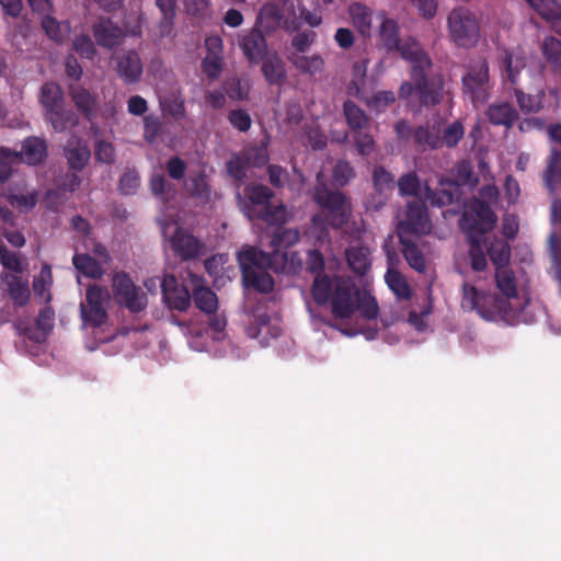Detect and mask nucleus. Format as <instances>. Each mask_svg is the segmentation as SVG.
I'll list each match as a JSON object with an SVG mask.
<instances>
[{
	"mask_svg": "<svg viewBox=\"0 0 561 561\" xmlns=\"http://www.w3.org/2000/svg\"><path fill=\"white\" fill-rule=\"evenodd\" d=\"M310 291L318 306L330 305L334 319H351L356 312L359 288L350 277L329 274L316 276Z\"/></svg>",
	"mask_w": 561,
	"mask_h": 561,
	"instance_id": "f257e3e1",
	"label": "nucleus"
},
{
	"mask_svg": "<svg viewBox=\"0 0 561 561\" xmlns=\"http://www.w3.org/2000/svg\"><path fill=\"white\" fill-rule=\"evenodd\" d=\"M497 217L491 206L482 199L474 198L459 219V227L470 243L469 256L471 267L482 272L486 267V257L481 243L485 233L492 231Z\"/></svg>",
	"mask_w": 561,
	"mask_h": 561,
	"instance_id": "f03ea898",
	"label": "nucleus"
},
{
	"mask_svg": "<svg viewBox=\"0 0 561 561\" xmlns=\"http://www.w3.org/2000/svg\"><path fill=\"white\" fill-rule=\"evenodd\" d=\"M462 307L476 310L483 319L489 321H503L514 324L517 321V307H513L499 295H488L479 291L473 285H462Z\"/></svg>",
	"mask_w": 561,
	"mask_h": 561,
	"instance_id": "7ed1b4c3",
	"label": "nucleus"
},
{
	"mask_svg": "<svg viewBox=\"0 0 561 561\" xmlns=\"http://www.w3.org/2000/svg\"><path fill=\"white\" fill-rule=\"evenodd\" d=\"M244 288L268 294L274 289V279L266 268H271L267 253L254 247H249L238 253Z\"/></svg>",
	"mask_w": 561,
	"mask_h": 561,
	"instance_id": "20e7f679",
	"label": "nucleus"
},
{
	"mask_svg": "<svg viewBox=\"0 0 561 561\" xmlns=\"http://www.w3.org/2000/svg\"><path fill=\"white\" fill-rule=\"evenodd\" d=\"M447 35L458 48H474L482 36L481 19L467 7L454 8L447 15Z\"/></svg>",
	"mask_w": 561,
	"mask_h": 561,
	"instance_id": "39448f33",
	"label": "nucleus"
},
{
	"mask_svg": "<svg viewBox=\"0 0 561 561\" xmlns=\"http://www.w3.org/2000/svg\"><path fill=\"white\" fill-rule=\"evenodd\" d=\"M431 69L411 70V81H404L399 89V98L409 101L415 98L421 106H435L443 100L444 80L438 75H430Z\"/></svg>",
	"mask_w": 561,
	"mask_h": 561,
	"instance_id": "423d86ee",
	"label": "nucleus"
},
{
	"mask_svg": "<svg viewBox=\"0 0 561 561\" xmlns=\"http://www.w3.org/2000/svg\"><path fill=\"white\" fill-rule=\"evenodd\" d=\"M39 102L44 108L45 119L57 133H62L78 124V117L71 110L65 108L64 93L56 82L42 85Z\"/></svg>",
	"mask_w": 561,
	"mask_h": 561,
	"instance_id": "0eeeda50",
	"label": "nucleus"
},
{
	"mask_svg": "<svg viewBox=\"0 0 561 561\" xmlns=\"http://www.w3.org/2000/svg\"><path fill=\"white\" fill-rule=\"evenodd\" d=\"M463 95L469 98L474 106L483 104L490 95V67L485 58H478L466 66L461 78Z\"/></svg>",
	"mask_w": 561,
	"mask_h": 561,
	"instance_id": "6e6552de",
	"label": "nucleus"
},
{
	"mask_svg": "<svg viewBox=\"0 0 561 561\" xmlns=\"http://www.w3.org/2000/svg\"><path fill=\"white\" fill-rule=\"evenodd\" d=\"M313 199L327 211L332 228L340 229L348 222L351 205L342 192L331 191L324 184H318Z\"/></svg>",
	"mask_w": 561,
	"mask_h": 561,
	"instance_id": "1a4fd4ad",
	"label": "nucleus"
},
{
	"mask_svg": "<svg viewBox=\"0 0 561 561\" xmlns=\"http://www.w3.org/2000/svg\"><path fill=\"white\" fill-rule=\"evenodd\" d=\"M112 290L115 301L131 313H139L147 308V294L135 285L126 272H117L113 275Z\"/></svg>",
	"mask_w": 561,
	"mask_h": 561,
	"instance_id": "9d476101",
	"label": "nucleus"
},
{
	"mask_svg": "<svg viewBox=\"0 0 561 561\" xmlns=\"http://www.w3.org/2000/svg\"><path fill=\"white\" fill-rule=\"evenodd\" d=\"M110 298L107 288L98 284L89 285L85 290V302L80 305L83 321L93 328L102 327L108 317L106 305Z\"/></svg>",
	"mask_w": 561,
	"mask_h": 561,
	"instance_id": "9b49d317",
	"label": "nucleus"
},
{
	"mask_svg": "<svg viewBox=\"0 0 561 561\" xmlns=\"http://www.w3.org/2000/svg\"><path fill=\"white\" fill-rule=\"evenodd\" d=\"M407 217L397 227L398 236H421L431 230L427 208L420 201H411L407 204Z\"/></svg>",
	"mask_w": 561,
	"mask_h": 561,
	"instance_id": "f8f14e48",
	"label": "nucleus"
},
{
	"mask_svg": "<svg viewBox=\"0 0 561 561\" xmlns=\"http://www.w3.org/2000/svg\"><path fill=\"white\" fill-rule=\"evenodd\" d=\"M527 58L520 47L504 48L501 51L500 67L505 83L515 87L519 82L520 72L526 68Z\"/></svg>",
	"mask_w": 561,
	"mask_h": 561,
	"instance_id": "ddd939ff",
	"label": "nucleus"
},
{
	"mask_svg": "<svg viewBox=\"0 0 561 561\" xmlns=\"http://www.w3.org/2000/svg\"><path fill=\"white\" fill-rule=\"evenodd\" d=\"M117 76L125 84H135L144 73V62L135 49L123 50L114 57Z\"/></svg>",
	"mask_w": 561,
	"mask_h": 561,
	"instance_id": "4468645a",
	"label": "nucleus"
},
{
	"mask_svg": "<svg viewBox=\"0 0 561 561\" xmlns=\"http://www.w3.org/2000/svg\"><path fill=\"white\" fill-rule=\"evenodd\" d=\"M164 304L170 309L186 311L191 306L192 295L184 285H180L174 275H165L161 282Z\"/></svg>",
	"mask_w": 561,
	"mask_h": 561,
	"instance_id": "2eb2a0df",
	"label": "nucleus"
},
{
	"mask_svg": "<svg viewBox=\"0 0 561 561\" xmlns=\"http://www.w3.org/2000/svg\"><path fill=\"white\" fill-rule=\"evenodd\" d=\"M170 245L175 256L182 261H191L198 257L204 248L199 239L181 227H176L170 238Z\"/></svg>",
	"mask_w": 561,
	"mask_h": 561,
	"instance_id": "dca6fc26",
	"label": "nucleus"
},
{
	"mask_svg": "<svg viewBox=\"0 0 561 561\" xmlns=\"http://www.w3.org/2000/svg\"><path fill=\"white\" fill-rule=\"evenodd\" d=\"M239 46L250 64H260L268 55L265 36L256 26L240 36Z\"/></svg>",
	"mask_w": 561,
	"mask_h": 561,
	"instance_id": "f3484780",
	"label": "nucleus"
},
{
	"mask_svg": "<svg viewBox=\"0 0 561 561\" xmlns=\"http://www.w3.org/2000/svg\"><path fill=\"white\" fill-rule=\"evenodd\" d=\"M420 236H398L401 252L411 268L417 273H425L426 260L420 245Z\"/></svg>",
	"mask_w": 561,
	"mask_h": 561,
	"instance_id": "a211bd4d",
	"label": "nucleus"
},
{
	"mask_svg": "<svg viewBox=\"0 0 561 561\" xmlns=\"http://www.w3.org/2000/svg\"><path fill=\"white\" fill-rule=\"evenodd\" d=\"M93 35L99 46L106 49L117 48L124 38V31L110 19L93 25Z\"/></svg>",
	"mask_w": 561,
	"mask_h": 561,
	"instance_id": "6ab92c4d",
	"label": "nucleus"
},
{
	"mask_svg": "<svg viewBox=\"0 0 561 561\" xmlns=\"http://www.w3.org/2000/svg\"><path fill=\"white\" fill-rule=\"evenodd\" d=\"M400 56L412 64L411 70L432 69V60L414 39L400 41L398 48H393Z\"/></svg>",
	"mask_w": 561,
	"mask_h": 561,
	"instance_id": "aec40b11",
	"label": "nucleus"
},
{
	"mask_svg": "<svg viewBox=\"0 0 561 561\" xmlns=\"http://www.w3.org/2000/svg\"><path fill=\"white\" fill-rule=\"evenodd\" d=\"M496 287L502 294V298L506 299L513 307H517V317L524 308V304L512 302L511 299L518 300L517 298V285L514 272L508 266H500L495 272Z\"/></svg>",
	"mask_w": 561,
	"mask_h": 561,
	"instance_id": "412c9836",
	"label": "nucleus"
},
{
	"mask_svg": "<svg viewBox=\"0 0 561 561\" xmlns=\"http://www.w3.org/2000/svg\"><path fill=\"white\" fill-rule=\"evenodd\" d=\"M65 156L71 170L81 171L87 165L91 152L83 139L72 136L65 147Z\"/></svg>",
	"mask_w": 561,
	"mask_h": 561,
	"instance_id": "4be33fe9",
	"label": "nucleus"
},
{
	"mask_svg": "<svg viewBox=\"0 0 561 561\" xmlns=\"http://www.w3.org/2000/svg\"><path fill=\"white\" fill-rule=\"evenodd\" d=\"M1 278L13 305L18 308L26 306L31 297L28 280L15 274H4Z\"/></svg>",
	"mask_w": 561,
	"mask_h": 561,
	"instance_id": "5701e85b",
	"label": "nucleus"
},
{
	"mask_svg": "<svg viewBox=\"0 0 561 561\" xmlns=\"http://www.w3.org/2000/svg\"><path fill=\"white\" fill-rule=\"evenodd\" d=\"M267 257L271 261V270L276 273L295 274L302 266L299 253L295 251H272L267 253Z\"/></svg>",
	"mask_w": 561,
	"mask_h": 561,
	"instance_id": "b1692460",
	"label": "nucleus"
},
{
	"mask_svg": "<svg viewBox=\"0 0 561 561\" xmlns=\"http://www.w3.org/2000/svg\"><path fill=\"white\" fill-rule=\"evenodd\" d=\"M20 162L24 161L27 164H38L47 156L46 140L36 136L27 137L22 142L21 151H18Z\"/></svg>",
	"mask_w": 561,
	"mask_h": 561,
	"instance_id": "393cba45",
	"label": "nucleus"
},
{
	"mask_svg": "<svg viewBox=\"0 0 561 561\" xmlns=\"http://www.w3.org/2000/svg\"><path fill=\"white\" fill-rule=\"evenodd\" d=\"M488 118L495 126L511 128L519 118L517 110L508 102L493 103L486 111Z\"/></svg>",
	"mask_w": 561,
	"mask_h": 561,
	"instance_id": "a878e982",
	"label": "nucleus"
},
{
	"mask_svg": "<svg viewBox=\"0 0 561 561\" xmlns=\"http://www.w3.org/2000/svg\"><path fill=\"white\" fill-rule=\"evenodd\" d=\"M527 3L561 35V5L556 0H526Z\"/></svg>",
	"mask_w": 561,
	"mask_h": 561,
	"instance_id": "bb28decb",
	"label": "nucleus"
},
{
	"mask_svg": "<svg viewBox=\"0 0 561 561\" xmlns=\"http://www.w3.org/2000/svg\"><path fill=\"white\" fill-rule=\"evenodd\" d=\"M69 93L77 110L88 119H90L98 107V96L93 95L88 89L80 84H71Z\"/></svg>",
	"mask_w": 561,
	"mask_h": 561,
	"instance_id": "cd10ccee",
	"label": "nucleus"
},
{
	"mask_svg": "<svg viewBox=\"0 0 561 561\" xmlns=\"http://www.w3.org/2000/svg\"><path fill=\"white\" fill-rule=\"evenodd\" d=\"M512 95H514L519 110L525 114L538 113L543 108V98L546 95L543 90L530 94L515 85L512 88Z\"/></svg>",
	"mask_w": 561,
	"mask_h": 561,
	"instance_id": "c85d7f7f",
	"label": "nucleus"
},
{
	"mask_svg": "<svg viewBox=\"0 0 561 561\" xmlns=\"http://www.w3.org/2000/svg\"><path fill=\"white\" fill-rule=\"evenodd\" d=\"M248 216L261 219L270 226L283 225L287 221V209L283 204L273 205L270 203L261 210H256V208L249 209Z\"/></svg>",
	"mask_w": 561,
	"mask_h": 561,
	"instance_id": "c756f323",
	"label": "nucleus"
},
{
	"mask_svg": "<svg viewBox=\"0 0 561 561\" xmlns=\"http://www.w3.org/2000/svg\"><path fill=\"white\" fill-rule=\"evenodd\" d=\"M261 62L263 76L270 84H280L285 80V64L277 54L267 55Z\"/></svg>",
	"mask_w": 561,
	"mask_h": 561,
	"instance_id": "7c9ffc66",
	"label": "nucleus"
},
{
	"mask_svg": "<svg viewBox=\"0 0 561 561\" xmlns=\"http://www.w3.org/2000/svg\"><path fill=\"white\" fill-rule=\"evenodd\" d=\"M348 12L353 22V25L356 27L359 34L363 36H367L370 34L371 30V15L373 11L367 5L360 2H354L350 5Z\"/></svg>",
	"mask_w": 561,
	"mask_h": 561,
	"instance_id": "2f4dec72",
	"label": "nucleus"
},
{
	"mask_svg": "<svg viewBox=\"0 0 561 561\" xmlns=\"http://www.w3.org/2000/svg\"><path fill=\"white\" fill-rule=\"evenodd\" d=\"M283 21V13L277 3H264L260 10L256 24L267 32L277 30Z\"/></svg>",
	"mask_w": 561,
	"mask_h": 561,
	"instance_id": "473e14b6",
	"label": "nucleus"
},
{
	"mask_svg": "<svg viewBox=\"0 0 561 561\" xmlns=\"http://www.w3.org/2000/svg\"><path fill=\"white\" fill-rule=\"evenodd\" d=\"M378 39L388 53L398 48L401 39L399 37V25L393 19L383 16L378 30Z\"/></svg>",
	"mask_w": 561,
	"mask_h": 561,
	"instance_id": "72a5a7b5",
	"label": "nucleus"
},
{
	"mask_svg": "<svg viewBox=\"0 0 561 561\" xmlns=\"http://www.w3.org/2000/svg\"><path fill=\"white\" fill-rule=\"evenodd\" d=\"M343 114L347 126L352 131L366 129L369 126V117L356 103L351 100L344 102Z\"/></svg>",
	"mask_w": 561,
	"mask_h": 561,
	"instance_id": "f704fd0d",
	"label": "nucleus"
},
{
	"mask_svg": "<svg viewBox=\"0 0 561 561\" xmlns=\"http://www.w3.org/2000/svg\"><path fill=\"white\" fill-rule=\"evenodd\" d=\"M350 268L357 275H365L370 267L369 251L363 247H352L346 251Z\"/></svg>",
	"mask_w": 561,
	"mask_h": 561,
	"instance_id": "c9c22d12",
	"label": "nucleus"
},
{
	"mask_svg": "<svg viewBox=\"0 0 561 561\" xmlns=\"http://www.w3.org/2000/svg\"><path fill=\"white\" fill-rule=\"evenodd\" d=\"M72 264L81 274L93 279H100L104 274L103 266L90 254L76 253Z\"/></svg>",
	"mask_w": 561,
	"mask_h": 561,
	"instance_id": "e433bc0d",
	"label": "nucleus"
},
{
	"mask_svg": "<svg viewBox=\"0 0 561 561\" xmlns=\"http://www.w3.org/2000/svg\"><path fill=\"white\" fill-rule=\"evenodd\" d=\"M413 139L422 150L438 149L443 146L439 130L435 127L419 126L413 130Z\"/></svg>",
	"mask_w": 561,
	"mask_h": 561,
	"instance_id": "4c0bfd02",
	"label": "nucleus"
},
{
	"mask_svg": "<svg viewBox=\"0 0 561 561\" xmlns=\"http://www.w3.org/2000/svg\"><path fill=\"white\" fill-rule=\"evenodd\" d=\"M192 298L197 309L206 314H215L218 310L217 295L208 287H196Z\"/></svg>",
	"mask_w": 561,
	"mask_h": 561,
	"instance_id": "58836bf2",
	"label": "nucleus"
},
{
	"mask_svg": "<svg viewBox=\"0 0 561 561\" xmlns=\"http://www.w3.org/2000/svg\"><path fill=\"white\" fill-rule=\"evenodd\" d=\"M385 280L388 287L398 298L408 300L412 297L410 285L401 272L389 268L386 272Z\"/></svg>",
	"mask_w": 561,
	"mask_h": 561,
	"instance_id": "ea45409f",
	"label": "nucleus"
},
{
	"mask_svg": "<svg viewBox=\"0 0 561 561\" xmlns=\"http://www.w3.org/2000/svg\"><path fill=\"white\" fill-rule=\"evenodd\" d=\"M244 195L251 203L252 207L249 209H253L256 206H261L264 208L266 205L271 203V199L274 197L273 191L263 184H254L249 185L244 188Z\"/></svg>",
	"mask_w": 561,
	"mask_h": 561,
	"instance_id": "a19ab883",
	"label": "nucleus"
},
{
	"mask_svg": "<svg viewBox=\"0 0 561 561\" xmlns=\"http://www.w3.org/2000/svg\"><path fill=\"white\" fill-rule=\"evenodd\" d=\"M356 311L366 320H375L379 314L377 299L368 291L359 289L356 298Z\"/></svg>",
	"mask_w": 561,
	"mask_h": 561,
	"instance_id": "79ce46f5",
	"label": "nucleus"
},
{
	"mask_svg": "<svg viewBox=\"0 0 561 561\" xmlns=\"http://www.w3.org/2000/svg\"><path fill=\"white\" fill-rule=\"evenodd\" d=\"M488 255L496 268L507 266L511 259V247L505 240L494 239L488 247Z\"/></svg>",
	"mask_w": 561,
	"mask_h": 561,
	"instance_id": "37998d69",
	"label": "nucleus"
},
{
	"mask_svg": "<svg viewBox=\"0 0 561 561\" xmlns=\"http://www.w3.org/2000/svg\"><path fill=\"white\" fill-rule=\"evenodd\" d=\"M300 240V233L297 229L279 228L277 229L272 239L271 247L273 251H283L296 244Z\"/></svg>",
	"mask_w": 561,
	"mask_h": 561,
	"instance_id": "c03bdc74",
	"label": "nucleus"
},
{
	"mask_svg": "<svg viewBox=\"0 0 561 561\" xmlns=\"http://www.w3.org/2000/svg\"><path fill=\"white\" fill-rule=\"evenodd\" d=\"M291 61L298 70L311 76L321 72L324 68V61L320 55H299L293 57Z\"/></svg>",
	"mask_w": 561,
	"mask_h": 561,
	"instance_id": "a18cd8bd",
	"label": "nucleus"
},
{
	"mask_svg": "<svg viewBox=\"0 0 561 561\" xmlns=\"http://www.w3.org/2000/svg\"><path fill=\"white\" fill-rule=\"evenodd\" d=\"M545 182L549 190L561 183V152L557 149L551 151L548 168L545 173Z\"/></svg>",
	"mask_w": 561,
	"mask_h": 561,
	"instance_id": "49530a36",
	"label": "nucleus"
},
{
	"mask_svg": "<svg viewBox=\"0 0 561 561\" xmlns=\"http://www.w3.org/2000/svg\"><path fill=\"white\" fill-rule=\"evenodd\" d=\"M18 163H20L18 151L5 147L0 148V183L11 176L13 167Z\"/></svg>",
	"mask_w": 561,
	"mask_h": 561,
	"instance_id": "de8ad7c7",
	"label": "nucleus"
},
{
	"mask_svg": "<svg viewBox=\"0 0 561 561\" xmlns=\"http://www.w3.org/2000/svg\"><path fill=\"white\" fill-rule=\"evenodd\" d=\"M140 185L139 173L134 169H127L121 176L118 191L123 195H133Z\"/></svg>",
	"mask_w": 561,
	"mask_h": 561,
	"instance_id": "09e8293b",
	"label": "nucleus"
},
{
	"mask_svg": "<svg viewBox=\"0 0 561 561\" xmlns=\"http://www.w3.org/2000/svg\"><path fill=\"white\" fill-rule=\"evenodd\" d=\"M353 78L346 85V93L352 98H359L365 82L366 69L359 64H354L352 68Z\"/></svg>",
	"mask_w": 561,
	"mask_h": 561,
	"instance_id": "8fccbe9b",
	"label": "nucleus"
},
{
	"mask_svg": "<svg viewBox=\"0 0 561 561\" xmlns=\"http://www.w3.org/2000/svg\"><path fill=\"white\" fill-rule=\"evenodd\" d=\"M0 263L5 270L15 274H20L24 270L20 255L10 251L4 244H0Z\"/></svg>",
	"mask_w": 561,
	"mask_h": 561,
	"instance_id": "3c124183",
	"label": "nucleus"
},
{
	"mask_svg": "<svg viewBox=\"0 0 561 561\" xmlns=\"http://www.w3.org/2000/svg\"><path fill=\"white\" fill-rule=\"evenodd\" d=\"M353 140L360 156H369L375 151V140L365 129L353 131Z\"/></svg>",
	"mask_w": 561,
	"mask_h": 561,
	"instance_id": "603ef678",
	"label": "nucleus"
},
{
	"mask_svg": "<svg viewBox=\"0 0 561 561\" xmlns=\"http://www.w3.org/2000/svg\"><path fill=\"white\" fill-rule=\"evenodd\" d=\"M465 135L463 125L459 121H455L444 130L442 137L443 145H446L448 148H454L458 145V142L462 139Z\"/></svg>",
	"mask_w": 561,
	"mask_h": 561,
	"instance_id": "864d4df0",
	"label": "nucleus"
},
{
	"mask_svg": "<svg viewBox=\"0 0 561 561\" xmlns=\"http://www.w3.org/2000/svg\"><path fill=\"white\" fill-rule=\"evenodd\" d=\"M73 49L82 58L87 59H93L96 55L94 43L88 34H81L76 36L73 41Z\"/></svg>",
	"mask_w": 561,
	"mask_h": 561,
	"instance_id": "5fc2aeb1",
	"label": "nucleus"
},
{
	"mask_svg": "<svg viewBox=\"0 0 561 561\" xmlns=\"http://www.w3.org/2000/svg\"><path fill=\"white\" fill-rule=\"evenodd\" d=\"M398 187L401 195L415 196L420 191V181L414 172L403 174L398 181Z\"/></svg>",
	"mask_w": 561,
	"mask_h": 561,
	"instance_id": "6e6d98bb",
	"label": "nucleus"
},
{
	"mask_svg": "<svg viewBox=\"0 0 561 561\" xmlns=\"http://www.w3.org/2000/svg\"><path fill=\"white\" fill-rule=\"evenodd\" d=\"M542 53L552 64L561 67V41L556 37H547L542 43Z\"/></svg>",
	"mask_w": 561,
	"mask_h": 561,
	"instance_id": "4d7b16f0",
	"label": "nucleus"
},
{
	"mask_svg": "<svg viewBox=\"0 0 561 561\" xmlns=\"http://www.w3.org/2000/svg\"><path fill=\"white\" fill-rule=\"evenodd\" d=\"M228 121L233 128L241 133H245L251 128L252 119L245 110L237 108L230 111Z\"/></svg>",
	"mask_w": 561,
	"mask_h": 561,
	"instance_id": "13d9d810",
	"label": "nucleus"
},
{
	"mask_svg": "<svg viewBox=\"0 0 561 561\" xmlns=\"http://www.w3.org/2000/svg\"><path fill=\"white\" fill-rule=\"evenodd\" d=\"M394 101L396 95L392 91H378L366 101V104L370 108L381 111L391 105Z\"/></svg>",
	"mask_w": 561,
	"mask_h": 561,
	"instance_id": "bf43d9fd",
	"label": "nucleus"
},
{
	"mask_svg": "<svg viewBox=\"0 0 561 561\" xmlns=\"http://www.w3.org/2000/svg\"><path fill=\"white\" fill-rule=\"evenodd\" d=\"M150 190L154 196L165 197L173 192L172 185L165 180L163 174L154 173L149 181Z\"/></svg>",
	"mask_w": 561,
	"mask_h": 561,
	"instance_id": "052dcab7",
	"label": "nucleus"
},
{
	"mask_svg": "<svg viewBox=\"0 0 561 561\" xmlns=\"http://www.w3.org/2000/svg\"><path fill=\"white\" fill-rule=\"evenodd\" d=\"M203 71L209 79H217L222 71V57L207 55L202 62Z\"/></svg>",
	"mask_w": 561,
	"mask_h": 561,
	"instance_id": "680f3d73",
	"label": "nucleus"
},
{
	"mask_svg": "<svg viewBox=\"0 0 561 561\" xmlns=\"http://www.w3.org/2000/svg\"><path fill=\"white\" fill-rule=\"evenodd\" d=\"M354 176V170L347 161H339L333 169V181L344 186Z\"/></svg>",
	"mask_w": 561,
	"mask_h": 561,
	"instance_id": "e2e57ef3",
	"label": "nucleus"
},
{
	"mask_svg": "<svg viewBox=\"0 0 561 561\" xmlns=\"http://www.w3.org/2000/svg\"><path fill=\"white\" fill-rule=\"evenodd\" d=\"M317 34L313 31L299 32L293 37L291 46L296 49V51L304 54L314 43Z\"/></svg>",
	"mask_w": 561,
	"mask_h": 561,
	"instance_id": "0e129e2a",
	"label": "nucleus"
},
{
	"mask_svg": "<svg viewBox=\"0 0 561 561\" xmlns=\"http://www.w3.org/2000/svg\"><path fill=\"white\" fill-rule=\"evenodd\" d=\"M373 180L376 190L379 192L393 187L394 178L383 167H376L373 172Z\"/></svg>",
	"mask_w": 561,
	"mask_h": 561,
	"instance_id": "69168bd1",
	"label": "nucleus"
},
{
	"mask_svg": "<svg viewBox=\"0 0 561 561\" xmlns=\"http://www.w3.org/2000/svg\"><path fill=\"white\" fill-rule=\"evenodd\" d=\"M186 169L185 161L178 156L170 158L165 163L168 175L175 181H181L184 178Z\"/></svg>",
	"mask_w": 561,
	"mask_h": 561,
	"instance_id": "338daca9",
	"label": "nucleus"
},
{
	"mask_svg": "<svg viewBox=\"0 0 561 561\" xmlns=\"http://www.w3.org/2000/svg\"><path fill=\"white\" fill-rule=\"evenodd\" d=\"M55 311L50 306H46L39 310L36 318V328L44 332L49 333L54 328Z\"/></svg>",
	"mask_w": 561,
	"mask_h": 561,
	"instance_id": "774afa93",
	"label": "nucleus"
}]
</instances>
